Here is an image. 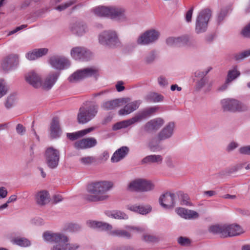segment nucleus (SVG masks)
Returning a JSON list of instances; mask_svg holds the SVG:
<instances>
[{
  "label": "nucleus",
  "mask_w": 250,
  "mask_h": 250,
  "mask_svg": "<svg viewBox=\"0 0 250 250\" xmlns=\"http://www.w3.org/2000/svg\"><path fill=\"white\" fill-rule=\"evenodd\" d=\"M113 186L112 182L101 181L91 183L87 187V191L90 194L86 195L85 199L90 202H98L106 200L109 196L107 192Z\"/></svg>",
  "instance_id": "1"
},
{
  "label": "nucleus",
  "mask_w": 250,
  "mask_h": 250,
  "mask_svg": "<svg viewBox=\"0 0 250 250\" xmlns=\"http://www.w3.org/2000/svg\"><path fill=\"white\" fill-rule=\"evenodd\" d=\"M43 237L45 241L55 244L52 250H77L80 245L77 243H70L69 238L61 233L44 232Z\"/></svg>",
  "instance_id": "2"
},
{
  "label": "nucleus",
  "mask_w": 250,
  "mask_h": 250,
  "mask_svg": "<svg viewBox=\"0 0 250 250\" xmlns=\"http://www.w3.org/2000/svg\"><path fill=\"white\" fill-rule=\"evenodd\" d=\"M91 11L94 15L100 17L109 18L121 22L128 20L126 10L120 6H98L93 8Z\"/></svg>",
  "instance_id": "3"
},
{
  "label": "nucleus",
  "mask_w": 250,
  "mask_h": 250,
  "mask_svg": "<svg viewBox=\"0 0 250 250\" xmlns=\"http://www.w3.org/2000/svg\"><path fill=\"white\" fill-rule=\"evenodd\" d=\"M208 231L213 234H218L222 238L239 235L244 231L237 224L215 225L208 228Z\"/></svg>",
  "instance_id": "4"
},
{
  "label": "nucleus",
  "mask_w": 250,
  "mask_h": 250,
  "mask_svg": "<svg viewBox=\"0 0 250 250\" xmlns=\"http://www.w3.org/2000/svg\"><path fill=\"white\" fill-rule=\"evenodd\" d=\"M99 42L110 48H117L122 46L117 33L114 30H106L99 36Z\"/></svg>",
  "instance_id": "5"
},
{
  "label": "nucleus",
  "mask_w": 250,
  "mask_h": 250,
  "mask_svg": "<svg viewBox=\"0 0 250 250\" xmlns=\"http://www.w3.org/2000/svg\"><path fill=\"white\" fill-rule=\"evenodd\" d=\"M211 16V11L208 8L201 10L197 17L195 32L197 34L205 32L208 28V22Z\"/></svg>",
  "instance_id": "6"
},
{
  "label": "nucleus",
  "mask_w": 250,
  "mask_h": 250,
  "mask_svg": "<svg viewBox=\"0 0 250 250\" xmlns=\"http://www.w3.org/2000/svg\"><path fill=\"white\" fill-rule=\"evenodd\" d=\"M98 106L96 104L90 105L88 108L81 107L77 115V120L80 124H85L90 121L97 114Z\"/></svg>",
  "instance_id": "7"
},
{
  "label": "nucleus",
  "mask_w": 250,
  "mask_h": 250,
  "mask_svg": "<svg viewBox=\"0 0 250 250\" xmlns=\"http://www.w3.org/2000/svg\"><path fill=\"white\" fill-rule=\"evenodd\" d=\"M221 104L225 111L232 112L245 111L248 110V106L237 100L234 99H224L221 100Z\"/></svg>",
  "instance_id": "8"
},
{
  "label": "nucleus",
  "mask_w": 250,
  "mask_h": 250,
  "mask_svg": "<svg viewBox=\"0 0 250 250\" xmlns=\"http://www.w3.org/2000/svg\"><path fill=\"white\" fill-rule=\"evenodd\" d=\"M154 188V185L150 181L138 179L131 182L127 187L128 190L135 191H149Z\"/></svg>",
  "instance_id": "9"
},
{
  "label": "nucleus",
  "mask_w": 250,
  "mask_h": 250,
  "mask_svg": "<svg viewBox=\"0 0 250 250\" xmlns=\"http://www.w3.org/2000/svg\"><path fill=\"white\" fill-rule=\"evenodd\" d=\"M45 162L48 167L54 169L57 167L60 160V152L53 147L47 148L45 152Z\"/></svg>",
  "instance_id": "10"
},
{
  "label": "nucleus",
  "mask_w": 250,
  "mask_h": 250,
  "mask_svg": "<svg viewBox=\"0 0 250 250\" xmlns=\"http://www.w3.org/2000/svg\"><path fill=\"white\" fill-rule=\"evenodd\" d=\"M160 36V33L155 29L146 31L141 34L137 40L138 44L141 45H148L156 42Z\"/></svg>",
  "instance_id": "11"
},
{
  "label": "nucleus",
  "mask_w": 250,
  "mask_h": 250,
  "mask_svg": "<svg viewBox=\"0 0 250 250\" xmlns=\"http://www.w3.org/2000/svg\"><path fill=\"white\" fill-rule=\"evenodd\" d=\"M97 72V69L93 67L79 70L68 78V81L71 83H77L84 78L96 75Z\"/></svg>",
  "instance_id": "12"
},
{
  "label": "nucleus",
  "mask_w": 250,
  "mask_h": 250,
  "mask_svg": "<svg viewBox=\"0 0 250 250\" xmlns=\"http://www.w3.org/2000/svg\"><path fill=\"white\" fill-rule=\"evenodd\" d=\"M159 201L164 208H172L176 203V195L173 193L166 192L160 197Z\"/></svg>",
  "instance_id": "13"
},
{
  "label": "nucleus",
  "mask_w": 250,
  "mask_h": 250,
  "mask_svg": "<svg viewBox=\"0 0 250 250\" xmlns=\"http://www.w3.org/2000/svg\"><path fill=\"white\" fill-rule=\"evenodd\" d=\"M49 63L54 68L62 70L70 65L69 61L62 56H53L49 60Z\"/></svg>",
  "instance_id": "14"
},
{
  "label": "nucleus",
  "mask_w": 250,
  "mask_h": 250,
  "mask_svg": "<svg viewBox=\"0 0 250 250\" xmlns=\"http://www.w3.org/2000/svg\"><path fill=\"white\" fill-rule=\"evenodd\" d=\"M167 45L171 46H182L184 45L190 46L192 41L188 36L179 37H169L166 40Z\"/></svg>",
  "instance_id": "15"
},
{
  "label": "nucleus",
  "mask_w": 250,
  "mask_h": 250,
  "mask_svg": "<svg viewBox=\"0 0 250 250\" xmlns=\"http://www.w3.org/2000/svg\"><path fill=\"white\" fill-rule=\"evenodd\" d=\"M72 57L76 60H87L91 55L90 51L84 47H73L71 50Z\"/></svg>",
  "instance_id": "16"
},
{
  "label": "nucleus",
  "mask_w": 250,
  "mask_h": 250,
  "mask_svg": "<svg viewBox=\"0 0 250 250\" xmlns=\"http://www.w3.org/2000/svg\"><path fill=\"white\" fill-rule=\"evenodd\" d=\"M97 144V141L95 138L88 137L76 141L74 146L77 149H85L94 147Z\"/></svg>",
  "instance_id": "17"
},
{
  "label": "nucleus",
  "mask_w": 250,
  "mask_h": 250,
  "mask_svg": "<svg viewBox=\"0 0 250 250\" xmlns=\"http://www.w3.org/2000/svg\"><path fill=\"white\" fill-rule=\"evenodd\" d=\"M164 124V121L163 119L157 118L146 123L143 127L144 131L146 132L156 131L158 130Z\"/></svg>",
  "instance_id": "18"
},
{
  "label": "nucleus",
  "mask_w": 250,
  "mask_h": 250,
  "mask_svg": "<svg viewBox=\"0 0 250 250\" xmlns=\"http://www.w3.org/2000/svg\"><path fill=\"white\" fill-rule=\"evenodd\" d=\"M128 101V98L116 99L103 103L101 107L106 110H113L119 106L123 105L124 103H126Z\"/></svg>",
  "instance_id": "19"
},
{
  "label": "nucleus",
  "mask_w": 250,
  "mask_h": 250,
  "mask_svg": "<svg viewBox=\"0 0 250 250\" xmlns=\"http://www.w3.org/2000/svg\"><path fill=\"white\" fill-rule=\"evenodd\" d=\"M175 125L173 122H170L158 133V139L159 141L170 138L174 131Z\"/></svg>",
  "instance_id": "20"
},
{
  "label": "nucleus",
  "mask_w": 250,
  "mask_h": 250,
  "mask_svg": "<svg viewBox=\"0 0 250 250\" xmlns=\"http://www.w3.org/2000/svg\"><path fill=\"white\" fill-rule=\"evenodd\" d=\"M26 82L35 88H39L42 86L41 77L35 71H31L25 75Z\"/></svg>",
  "instance_id": "21"
},
{
  "label": "nucleus",
  "mask_w": 250,
  "mask_h": 250,
  "mask_svg": "<svg viewBox=\"0 0 250 250\" xmlns=\"http://www.w3.org/2000/svg\"><path fill=\"white\" fill-rule=\"evenodd\" d=\"M141 103V101L137 100L130 102L126 104L123 108L119 111L120 115H128L138 108Z\"/></svg>",
  "instance_id": "22"
},
{
  "label": "nucleus",
  "mask_w": 250,
  "mask_h": 250,
  "mask_svg": "<svg viewBox=\"0 0 250 250\" xmlns=\"http://www.w3.org/2000/svg\"><path fill=\"white\" fill-rule=\"evenodd\" d=\"M18 62V56L16 54H12L7 56L3 61L1 66L4 70H8L16 65Z\"/></svg>",
  "instance_id": "23"
},
{
  "label": "nucleus",
  "mask_w": 250,
  "mask_h": 250,
  "mask_svg": "<svg viewBox=\"0 0 250 250\" xmlns=\"http://www.w3.org/2000/svg\"><path fill=\"white\" fill-rule=\"evenodd\" d=\"M175 211L179 216L186 219H195L199 217V214L196 211L183 208H177Z\"/></svg>",
  "instance_id": "24"
},
{
  "label": "nucleus",
  "mask_w": 250,
  "mask_h": 250,
  "mask_svg": "<svg viewBox=\"0 0 250 250\" xmlns=\"http://www.w3.org/2000/svg\"><path fill=\"white\" fill-rule=\"evenodd\" d=\"M59 75L60 73L59 72H53L49 74L44 82L42 83V88L45 89H50L57 81Z\"/></svg>",
  "instance_id": "25"
},
{
  "label": "nucleus",
  "mask_w": 250,
  "mask_h": 250,
  "mask_svg": "<svg viewBox=\"0 0 250 250\" xmlns=\"http://www.w3.org/2000/svg\"><path fill=\"white\" fill-rule=\"evenodd\" d=\"M59 120L58 117H54L50 125V137L55 139L59 137L61 133Z\"/></svg>",
  "instance_id": "26"
},
{
  "label": "nucleus",
  "mask_w": 250,
  "mask_h": 250,
  "mask_svg": "<svg viewBox=\"0 0 250 250\" xmlns=\"http://www.w3.org/2000/svg\"><path fill=\"white\" fill-rule=\"evenodd\" d=\"M159 107L158 106H151L144 108L137 113L140 121L145 120L155 114Z\"/></svg>",
  "instance_id": "27"
},
{
  "label": "nucleus",
  "mask_w": 250,
  "mask_h": 250,
  "mask_svg": "<svg viewBox=\"0 0 250 250\" xmlns=\"http://www.w3.org/2000/svg\"><path fill=\"white\" fill-rule=\"evenodd\" d=\"M129 148L127 146H122L117 149L112 155L111 160L112 162H118L123 159L128 154Z\"/></svg>",
  "instance_id": "28"
},
{
  "label": "nucleus",
  "mask_w": 250,
  "mask_h": 250,
  "mask_svg": "<svg viewBox=\"0 0 250 250\" xmlns=\"http://www.w3.org/2000/svg\"><path fill=\"white\" fill-rule=\"evenodd\" d=\"M163 158L161 155L152 154L148 155L143 159L141 164H150L156 163L158 165L161 164Z\"/></svg>",
  "instance_id": "29"
},
{
  "label": "nucleus",
  "mask_w": 250,
  "mask_h": 250,
  "mask_svg": "<svg viewBox=\"0 0 250 250\" xmlns=\"http://www.w3.org/2000/svg\"><path fill=\"white\" fill-rule=\"evenodd\" d=\"M87 226L92 228H97L101 230H111L112 227L111 225L102 222L95 221H88L86 222Z\"/></svg>",
  "instance_id": "30"
},
{
  "label": "nucleus",
  "mask_w": 250,
  "mask_h": 250,
  "mask_svg": "<svg viewBox=\"0 0 250 250\" xmlns=\"http://www.w3.org/2000/svg\"><path fill=\"white\" fill-rule=\"evenodd\" d=\"M94 129V127H91L74 133H68L66 135L69 139L73 141L77 140L79 138L83 137L86 134L92 131Z\"/></svg>",
  "instance_id": "31"
},
{
  "label": "nucleus",
  "mask_w": 250,
  "mask_h": 250,
  "mask_svg": "<svg viewBox=\"0 0 250 250\" xmlns=\"http://www.w3.org/2000/svg\"><path fill=\"white\" fill-rule=\"evenodd\" d=\"M87 27L85 25L80 22H76L71 25L70 30L78 36H82L85 33Z\"/></svg>",
  "instance_id": "32"
},
{
  "label": "nucleus",
  "mask_w": 250,
  "mask_h": 250,
  "mask_svg": "<svg viewBox=\"0 0 250 250\" xmlns=\"http://www.w3.org/2000/svg\"><path fill=\"white\" fill-rule=\"evenodd\" d=\"M35 199L38 205L43 206L49 201V194L46 191H41L36 195Z\"/></svg>",
  "instance_id": "33"
},
{
  "label": "nucleus",
  "mask_w": 250,
  "mask_h": 250,
  "mask_svg": "<svg viewBox=\"0 0 250 250\" xmlns=\"http://www.w3.org/2000/svg\"><path fill=\"white\" fill-rule=\"evenodd\" d=\"M127 208L131 211L138 212L142 214H146L151 211V208L149 206L144 207L142 206L128 205Z\"/></svg>",
  "instance_id": "34"
},
{
  "label": "nucleus",
  "mask_w": 250,
  "mask_h": 250,
  "mask_svg": "<svg viewBox=\"0 0 250 250\" xmlns=\"http://www.w3.org/2000/svg\"><path fill=\"white\" fill-rule=\"evenodd\" d=\"M164 96L159 93L151 92L145 97V100L149 103H158L164 100Z\"/></svg>",
  "instance_id": "35"
},
{
  "label": "nucleus",
  "mask_w": 250,
  "mask_h": 250,
  "mask_svg": "<svg viewBox=\"0 0 250 250\" xmlns=\"http://www.w3.org/2000/svg\"><path fill=\"white\" fill-rule=\"evenodd\" d=\"M176 200L178 199L180 201L181 205L190 206L191 205L188 195L182 191H179L175 193Z\"/></svg>",
  "instance_id": "36"
},
{
  "label": "nucleus",
  "mask_w": 250,
  "mask_h": 250,
  "mask_svg": "<svg viewBox=\"0 0 250 250\" xmlns=\"http://www.w3.org/2000/svg\"><path fill=\"white\" fill-rule=\"evenodd\" d=\"M109 234L111 235L119 237H125L129 239L131 237V235L129 231L123 229H115L110 232Z\"/></svg>",
  "instance_id": "37"
},
{
  "label": "nucleus",
  "mask_w": 250,
  "mask_h": 250,
  "mask_svg": "<svg viewBox=\"0 0 250 250\" xmlns=\"http://www.w3.org/2000/svg\"><path fill=\"white\" fill-rule=\"evenodd\" d=\"M148 146L152 152L160 151L163 149V146L155 139H152L149 141Z\"/></svg>",
  "instance_id": "38"
},
{
  "label": "nucleus",
  "mask_w": 250,
  "mask_h": 250,
  "mask_svg": "<svg viewBox=\"0 0 250 250\" xmlns=\"http://www.w3.org/2000/svg\"><path fill=\"white\" fill-rule=\"evenodd\" d=\"M109 216L116 219L126 220L128 218L127 214L120 210L113 211Z\"/></svg>",
  "instance_id": "39"
},
{
  "label": "nucleus",
  "mask_w": 250,
  "mask_h": 250,
  "mask_svg": "<svg viewBox=\"0 0 250 250\" xmlns=\"http://www.w3.org/2000/svg\"><path fill=\"white\" fill-rule=\"evenodd\" d=\"M77 2L76 0H69L64 3H63L58 6H57L55 9L59 11H62L65 9H66L67 8L70 7L73 4L76 3Z\"/></svg>",
  "instance_id": "40"
},
{
  "label": "nucleus",
  "mask_w": 250,
  "mask_h": 250,
  "mask_svg": "<svg viewBox=\"0 0 250 250\" xmlns=\"http://www.w3.org/2000/svg\"><path fill=\"white\" fill-rule=\"evenodd\" d=\"M240 74V72L236 69L229 70L226 79L227 80V82H231L232 81L236 79Z\"/></svg>",
  "instance_id": "41"
},
{
  "label": "nucleus",
  "mask_w": 250,
  "mask_h": 250,
  "mask_svg": "<svg viewBox=\"0 0 250 250\" xmlns=\"http://www.w3.org/2000/svg\"><path fill=\"white\" fill-rule=\"evenodd\" d=\"M249 56H250V50H246L244 52L235 54L234 57L236 61H240Z\"/></svg>",
  "instance_id": "42"
},
{
  "label": "nucleus",
  "mask_w": 250,
  "mask_h": 250,
  "mask_svg": "<svg viewBox=\"0 0 250 250\" xmlns=\"http://www.w3.org/2000/svg\"><path fill=\"white\" fill-rule=\"evenodd\" d=\"M143 240L147 242H156L159 240V238L153 235L146 234L143 236Z\"/></svg>",
  "instance_id": "43"
},
{
  "label": "nucleus",
  "mask_w": 250,
  "mask_h": 250,
  "mask_svg": "<svg viewBox=\"0 0 250 250\" xmlns=\"http://www.w3.org/2000/svg\"><path fill=\"white\" fill-rule=\"evenodd\" d=\"M125 228L129 231H134L137 233H141L145 231V229L142 227H138L131 226H126Z\"/></svg>",
  "instance_id": "44"
},
{
  "label": "nucleus",
  "mask_w": 250,
  "mask_h": 250,
  "mask_svg": "<svg viewBox=\"0 0 250 250\" xmlns=\"http://www.w3.org/2000/svg\"><path fill=\"white\" fill-rule=\"evenodd\" d=\"M178 242L180 245L183 246H188L190 244V241L188 238L182 236L178 238Z\"/></svg>",
  "instance_id": "45"
},
{
  "label": "nucleus",
  "mask_w": 250,
  "mask_h": 250,
  "mask_svg": "<svg viewBox=\"0 0 250 250\" xmlns=\"http://www.w3.org/2000/svg\"><path fill=\"white\" fill-rule=\"evenodd\" d=\"M15 243L21 246L27 247L30 245V242L25 238H20L15 240Z\"/></svg>",
  "instance_id": "46"
},
{
  "label": "nucleus",
  "mask_w": 250,
  "mask_h": 250,
  "mask_svg": "<svg viewBox=\"0 0 250 250\" xmlns=\"http://www.w3.org/2000/svg\"><path fill=\"white\" fill-rule=\"evenodd\" d=\"M156 57V52L155 51H152L146 56L145 61L146 62L148 63H151L155 60Z\"/></svg>",
  "instance_id": "47"
},
{
  "label": "nucleus",
  "mask_w": 250,
  "mask_h": 250,
  "mask_svg": "<svg viewBox=\"0 0 250 250\" xmlns=\"http://www.w3.org/2000/svg\"><path fill=\"white\" fill-rule=\"evenodd\" d=\"M15 98L13 95H10L7 98L5 103V106L7 108H11L15 101Z\"/></svg>",
  "instance_id": "48"
},
{
  "label": "nucleus",
  "mask_w": 250,
  "mask_h": 250,
  "mask_svg": "<svg viewBox=\"0 0 250 250\" xmlns=\"http://www.w3.org/2000/svg\"><path fill=\"white\" fill-rule=\"evenodd\" d=\"M228 10L226 8L222 9L219 13L217 17V22L218 23H220L227 15Z\"/></svg>",
  "instance_id": "49"
},
{
  "label": "nucleus",
  "mask_w": 250,
  "mask_h": 250,
  "mask_svg": "<svg viewBox=\"0 0 250 250\" xmlns=\"http://www.w3.org/2000/svg\"><path fill=\"white\" fill-rule=\"evenodd\" d=\"M95 160L93 157L87 156L80 159V162L84 165H89L92 163Z\"/></svg>",
  "instance_id": "50"
},
{
  "label": "nucleus",
  "mask_w": 250,
  "mask_h": 250,
  "mask_svg": "<svg viewBox=\"0 0 250 250\" xmlns=\"http://www.w3.org/2000/svg\"><path fill=\"white\" fill-rule=\"evenodd\" d=\"M239 152L240 153L243 155H250V145L240 147Z\"/></svg>",
  "instance_id": "51"
},
{
  "label": "nucleus",
  "mask_w": 250,
  "mask_h": 250,
  "mask_svg": "<svg viewBox=\"0 0 250 250\" xmlns=\"http://www.w3.org/2000/svg\"><path fill=\"white\" fill-rule=\"evenodd\" d=\"M241 34L244 37L250 38V22L244 28Z\"/></svg>",
  "instance_id": "52"
},
{
  "label": "nucleus",
  "mask_w": 250,
  "mask_h": 250,
  "mask_svg": "<svg viewBox=\"0 0 250 250\" xmlns=\"http://www.w3.org/2000/svg\"><path fill=\"white\" fill-rule=\"evenodd\" d=\"M35 50L38 58L46 55L48 51V49L46 48L35 49Z\"/></svg>",
  "instance_id": "53"
},
{
  "label": "nucleus",
  "mask_w": 250,
  "mask_h": 250,
  "mask_svg": "<svg viewBox=\"0 0 250 250\" xmlns=\"http://www.w3.org/2000/svg\"><path fill=\"white\" fill-rule=\"evenodd\" d=\"M212 69L211 67H208L205 71H197L195 73V75L197 77L204 78V77Z\"/></svg>",
  "instance_id": "54"
},
{
  "label": "nucleus",
  "mask_w": 250,
  "mask_h": 250,
  "mask_svg": "<svg viewBox=\"0 0 250 250\" xmlns=\"http://www.w3.org/2000/svg\"><path fill=\"white\" fill-rule=\"evenodd\" d=\"M7 92V88L3 81H0V98L5 95Z\"/></svg>",
  "instance_id": "55"
},
{
  "label": "nucleus",
  "mask_w": 250,
  "mask_h": 250,
  "mask_svg": "<svg viewBox=\"0 0 250 250\" xmlns=\"http://www.w3.org/2000/svg\"><path fill=\"white\" fill-rule=\"evenodd\" d=\"M26 57L29 60H35L38 58L35 49L28 52L26 54Z\"/></svg>",
  "instance_id": "56"
},
{
  "label": "nucleus",
  "mask_w": 250,
  "mask_h": 250,
  "mask_svg": "<svg viewBox=\"0 0 250 250\" xmlns=\"http://www.w3.org/2000/svg\"><path fill=\"white\" fill-rule=\"evenodd\" d=\"M125 121L128 126L136 123L140 122L137 114L132 118L125 120Z\"/></svg>",
  "instance_id": "57"
},
{
  "label": "nucleus",
  "mask_w": 250,
  "mask_h": 250,
  "mask_svg": "<svg viewBox=\"0 0 250 250\" xmlns=\"http://www.w3.org/2000/svg\"><path fill=\"white\" fill-rule=\"evenodd\" d=\"M193 11V7H191L186 13L185 18L188 22H190L191 21L192 13Z\"/></svg>",
  "instance_id": "58"
},
{
  "label": "nucleus",
  "mask_w": 250,
  "mask_h": 250,
  "mask_svg": "<svg viewBox=\"0 0 250 250\" xmlns=\"http://www.w3.org/2000/svg\"><path fill=\"white\" fill-rule=\"evenodd\" d=\"M239 145L237 143H236L235 142H232L228 145V146L227 147V150L228 152L234 150L236 147H237Z\"/></svg>",
  "instance_id": "59"
},
{
  "label": "nucleus",
  "mask_w": 250,
  "mask_h": 250,
  "mask_svg": "<svg viewBox=\"0 0 250 250\" xmlns=\"http://www.w3.org/2000/svg\"><path fill=\"white\" fill-rule=\"evenodd\" d=\"M17 133L21 135H23L25 132V128L21 124H18L16 127Z\"/></svg>",
  "instance_id": "60"
},
{
  "label": "nucleus",
  "mask_w": 250,
  "mask_h": 250,
  "mask_svg": "<svg viewBox=\"0 0 250 250\" xmlns=\"http://www.w3.org/2000/svg\"><path fill=\"white\" fill-rule=\"evenodd\" d=\"M68 229L70 231L75 232L80 230L81 227L78 224H72L69 226Z\"/></svg>",
  "instance_id": "61"
},
{
  "label": "nucleus",
  "mask_w": 250,
  "mask_h": 250,
  "mask_svg": "<svg viewBox=\"0 0 250 250\" xmlns=\"http://www.w3.org/2000/svg\"><path fill=\"white\" fill-rule=\"evenodd\" d=\"M243 164H237L235 166H233L229 170V173H232L234 172H235L239 169H241L243 167Z\"/></svg>",
  "instance_id": "62"
},
{
  "label": "nucleus",
  "mask_w": 250,
  "mask_h": 250,
  "mask_svg": "<svg viewBox=\"0 0 250 250\" xmlns=\"http://www.w3.org/2000/svg\"><path fill=\"white\" fill-rule=\"evenodd\" d=\"M26 27H27L26 24H22L20 26L17 27L15 29L13 30L12 31H10L9 32V33L8 34V35L10 36L12 34H14L16 33V32H17L18 31Z\"/></svg>",
  "instance_id": "63"
},
{
  "label": "nucleus",
  "mask_w": 250,
  "mask_h": 250,
  "mask_svg": "<svg viewBox=\"0 0 250 250\" xmlns=\"http://www.w3.org/2000/svg\"><path fill=\"white\" fill-rule=\"evenodd\" d=\"M166 162L167 165L170 168H173L175 167V164L172 161V159L170 157H167L166 159Z\"/></svg>",
  "instance_id": "64"
}]
</instances>
